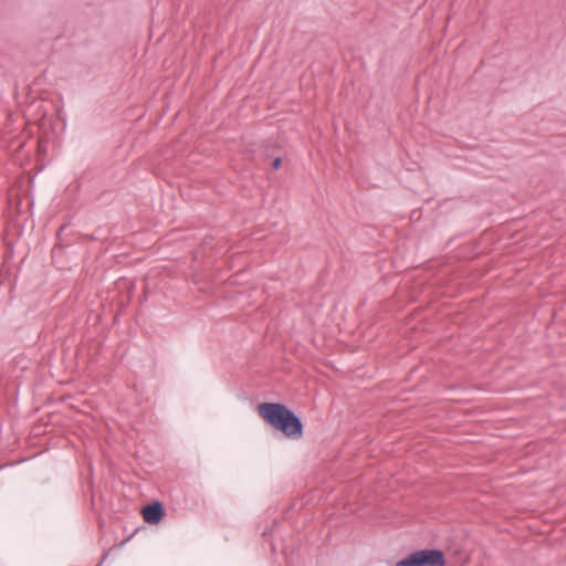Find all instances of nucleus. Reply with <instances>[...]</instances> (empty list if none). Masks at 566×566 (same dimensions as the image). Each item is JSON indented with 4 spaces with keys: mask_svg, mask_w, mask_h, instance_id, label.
Here are the masks:
<instances>
[{
    "mask_svg": "<svg viewBox=\"0 0 566 566\" xmlns=\"http://www.w3.org/2000/svg\"><path fill=\"white\" fill-rule=\"evenodd\" d=\"M273 168L274 169H277L281 167V159L280 158H276L274 161H273Z\"/></svg>",
    "mask_w": 566,
    "mask_h": 566,
    "instance_id": "20e7f679",
    "label": "nucleus"
},
{
    "mask_svg": "<svg viewBox=\"0 0 566 566\" xmlns=\"http://www.w3.org/2000/svg\"><path fill=\"white\" fill-rule=\"evenodd\" d=\"M444 555L439 549H422L415 552L396 563V566H444Z\"/></svg>",
    "mask_w": 566,
    "mask_h": 566,
    "instance_id": "f03ea898",
    "label": "nucleus"
},
{
    "mask_svg": "<svg viewBox=\"0 0 566 566\" xmlns=\"http://www.w3.org/2000/svg\"><path fill=\"white\" fill-rule=\"evenodd\" d=\"M142 514L145 522L149 524H158L164 516V510L160 503H154L145 506Z\"/></svg>",
    "mask_w": 566,
    "mask_h": 566,
    "instance_id": "7ed1b4c3",
    "label": "nucleus"
},
{
    "mask_svg": "<svg viewBox=\"0 0 566 566\" xmlns=\"http://www.w3.org/2000/svg\"><path fill=\"white\" fill-rule=\"evenodd\" d=\"M256 410L268 424L281 431L286 438L298 440L303 437L301 420L286 406L276 402H262Z\"/></svg>",
    "mask_w": 566,
    "mask_h": 566,
    "instance_id": "f257e3e1",
    "label": "nucleus"
}]
</instances>
